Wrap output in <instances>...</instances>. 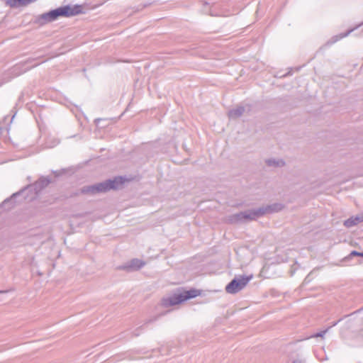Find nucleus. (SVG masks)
Returning <instances> with one entry per match:
<instances>
[{
    "mask_svg": "<svg viewBox=\"0 0 363 363\" xmlns=\"http://www.w3.org/2000/svg\"><path fill=\"white\" fill-rule=\"evenodd\" d=\"M81 12V6H64L41 14L38 18V23L42 25L57 20L60 16L70 17L77 15Z\"/></svg>",
    "mask_w": 363,
    "mask_h": 363,
    "instance_id": "obj_1",
    "label": "nucleus"
},
{
    "mask_svg": "<svg viewBox=\"0 0 363 363\" xmlns=\"http://www.w3.org/2000/svg\"><path fill=\"white\" fill-rule=\"evenodd\" d=\"M272 211V206L248 209L229 216L228 218V221L231 224L243 223L248 221L255 220Z\"/></svg>",
    "mask_w": 363,
    "mask_h": 363,
    "instance_id": "obj_2",
    "label": "nucleus"
},
{
    "mask_svg": "<svg viewBox=\"0 0 363 363\" xmlns=\"http://www.w3.org/2000/svg\"><path fill=\"white\" fill-rule=\"evenodd\" d=\"M123 183L124 180L121 177H115L113 179H107L93 185L84 186L80 189V192L83 194L94 196L100 193L107 192L111 189H117Z\"/></svg>",
    "mask_w": 363,
    "mask_h": 363,
    "instance_id": "obj_3",
    "label": "nucleus"
},
{
    "mask_svg": "<svg viewBox=\"0 0 363 363\" xmlns=\"http://www.w3.org/2000/svg\"><path fill=\"white\" fill-rule=\"evenodd\" d=\"M201 294V291L199 289H190L183 291L178 294H174L171 296L164 298L162 300V305L164 307H169L179 304L191 298H196Z\"/></svg>",
    "mask_w": 363,
    "mask_h": 363,
    "instance_id": "obj_4",
    "label": "nucleus"
},
{
    "mask_svg": "<svg viewBox=\"0 0 363 363\" xmlns=\"http://www.w3.org/2000/svg\"><path fill=\"white\" fill-rule=\"evenodd\" d=\"M252 275L240 274L236 276L226 286L225 291L228 294H236L243 289L252 279Z\"/></svg>",
    "mask_w": 363,
    "mask_h": 363,
    "instance_id": "obj_5",
    "label": "nucleus"
},
{
    "mask_svg": "<svg viewBox=\"0 0 363 363\" xmlns=\"http://www.w3.org/2000/svg\"><path fill=\"white\" fill-rule=\"evenodd\" d=\"M50 182V180L47 177H40L37 182H35L33 184H30L24 188H23L19 191L13 194V195L11 196V198L7 199L4 201V202H8L16 197L22 195L27 191H32L33 190L35 191V194H38V192H40L43 189L46 187Z\"/></svg>",
    "mask_w": 363,
    "mask_h": 363,
    "instance_id": "obj_6",
    "label": "nucleus"
},
{
    "mask_svg": "<svg viewBox=\"0 0 363 363\" xmlns=\"http://www.w3.org/2000/svg\"><path fill=\"white\" fill-rule=\"evenodd\" d=\"M145 265V262L142 259L134 258L125 262L123 264L118 266L116 269L117 270H126V271H138Z\"/></svg>",
    "mask_w": 363,
    "mask_h": 363,
    "instance_id": "obj_7",
    "label": "nucleus"
},
{
    "mask_svg": "<svg viewBox=\"0 0 363 363\" xmlns=\"http://www.w3.org/2000/svg\"><path fill=\"white\" fill-rule=\"evenodd\" d=\"M362 222H363V213L354 216H351L350 218L345 220L344 221V225L349 228L355 226Z\"/></svg>",
    "mask_w": 363,
    "mask_h": 363,
    "instance_id": "obj_8",
    "label": "nucleus"
},
{
    "mask_svg": "<svg viewBox=\"0 0 363 363\" xmlns=\"http://www.w3.org/2000/svg\"><path fill=\"white\" fill-rule=\"evenodd\" d=\"M362 26H363V22L357 25L354 28L348 30L346 33H340L339 35L332 37L331 39L328 42V44L332 45V44L337 42L340 39L347 36L350 33L353 32L354 30H357L359 28L362 27Z\"/></svg>",
    "mask_w": 363,
    "mask_h": 363,
    "instance_id": "obj_9",
    "label": "nucleus"
},
{
    "mask_svg": "<svg viewBox=\"0 0 363 363\" xmlns=\"http://www.w3.org/2000/svg\"><path fill=\"white\" fill-rule=\"evenodd\" d=\"M245 108L244 106H240L228 111V116L230 118L235 119L240 117L245 112Z\"/></svg>",
    "mask_w": 363,
    "mask_h": 363,
    "instance_id": "obj_10",
    "label": "nucleus"
},
{
    "mask_svg": "<svg viewBox=\"0 0 363 363\" xmlns=\"http://www.w3.org/2000/svg\"><path fill=\"white\" fill-rule=\"evenodd\" d=\"M37 0H7L6 4L10 7H17L20 6H26Z\"/></svg>",
    "mask_w": 363,
    "mask_h": 363,
    "instance_id": "obj_11",
    "label": "nucleus"
},
{
    "mask_svg": "<svg viewBox=\"0 0 363 363\" xmlns=\"http://www.w3.org/2000/svg\"><path fill=\"white\" fill-rule=\"evenodd\" d=\"M266 164L269 167H283L285 162L282 160H276L274 158L268 159L265 161Z\"/></svg>",
    "mask_w": 363,
    "mask_h": 363,
    "instance_id": "obj_12",
    "label": "nucleus"
},
{
    "mask_svg": "<svg viewBox=\"0 0 363 363\" xmlns=\"http://www.w3.org/2000/svg\"><path fill=\"white\" fill-rule=\"evenodd\" d=\"M353 257H363V252H359L355 250L351 252L350 255L348 256L347 259L352 258Z\"/></svg>",
    "mask_w": 363,
    "mask_h": 363,
    "instance_id": "obj_13",
    "label": "nucleus"
},
{
    "mask_svg": "<svg viewBox=\"0 0 363 363\" xmlns=\"http://www.w3.org/2000/svg\"><path fill=\"white\" fill-rule=\"evenodd\" d=\"M293 363H302V362L299 360H296V361H294Z\"/></svg>",
    "mask_w": 363,
    "mask_h": 363,
    "instance_id": "obj_14",
    "label": "nucleus"
},
{
    "mask_svg": "<svg viewBox=\"0 0 363 363\" xmlns=\"http://www.w3.org/2000/svg\"><path fill=\"white\" fill-rule=\"evenodd\" d=\"M58 143H59V141H58V140H57V141H56V143L52 145V147H53L54 145H55L58 144ZM49 147H52V146H49Z\"/></svg>",
    "mask_w": 363,
    "mask_h": 363,
    "instance_id": "obj_15",
    "label": "nucleus"
},
{
    "mask_svg": "<svg viewBox=\"0 0 363 363\" xmlns=\"http://www.w3.org/2000/svg\"><path fill=\"white\" fill-rule=\"evenodd\" d=\"M323 335V334H322V333H319V334H318L316 336H317V337H318V336L322 337Z\"/></svg>",
    "mask_w": 363,
    "mask_h": 363,
    "instance_id": "obj_16",
    "label": "nucleus"
}]
</instances>
